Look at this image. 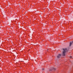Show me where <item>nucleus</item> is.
<instances>
[{"label": "nucleus", "instance_id": "nucleus-5", "mask_svg": "<svg viewBox=\"0 0 73 73\" xmlns=\"http://www.w3.org/2000/svg\"><path fill=\"white\" fill-rule=\"evenodd\" d=\"M72 43H73V41H72Z\"/></svg>", "mask_w": 73, "mask_h": 73}, {"label": "nucleus", "instance_id": "nucleus-4", "mask_svg": "<svg viewBox=\"0 0 73 73\" xmlns=\"http://www.w3.org/2000/svg\"><path fill=\"white\" fill-rule=\"evenodd\" d=\"M72 56H70V58H72Z\"/></svg>", "mask_w": 73, "mask_h": 73}, {"label": "nucleus", "instance_id": "nucleus-3", "mask_svg": "<svg viewBox=\"0 0 73 73\" xmlns=\"http://www.w3.org/2000/svg\"><path fill=\"white\" fill-rule=\"evenodd\" d=\"M72 42H71L70 43V46H71V45H72Z\"/></svg>", "mask_w": 73, "mask_h": 73}, {"label": "nucleus", "instance_id": "nucleus-2", "mask_svg": "<svg viewBox=\"0 0 73 73\" xmlns=\"http://www.w3.org/2000/svg\"><path fill=\"white\" fill-rule=\"evenodd\" d=\"M61 56V55L60 54H59L57 56V58H60V56Z\"/></svg>", "mask_w": 73, "mask_h": 73}, {"label": "nucleus", "instance_id": "nucleus-1", "mask_svg": "<svg viewBox=\"0 0 73 73\" xmlns=\"http://www.w3.org/2000/svg\"><path fill=\"white\" fill-rule=\"evenodd\" d=\"M63 56H65V53L67 51V49L66 48H63Z\"/></svg>", "mask_w": 73, "mask_h": 73}]
</instances>
